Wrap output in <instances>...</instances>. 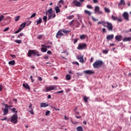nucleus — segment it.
I'll list each match as a JSON object with an SVG mask.
<instances>
[{"mask_svg":"<svg viewBox=\"0 0 131 131\" xmlns=\"http://www.w3.org/2000/svg\"><path fill=\"white\" fill-rule=\"evenodd\" d=\"M37 56V57H39L40 54H39V52L38 51L33 50H29L28 53V57L30 58L31 56Z\"/></svg>","mask_w":131,"mask_h":131,"instance_id":"1","label":"nucleus"},{"mask_svg":"<svg viewBox=\"0 0 131 131\" xmlns=\"http://www.w3.org/2000/svg\"><path fill=\"white\" fill-rule=\"evenodd\" d=\"M93 66L94 68L99 69L103 66V61L102 60H96L93 63Z\"/></svg>","mask_w":131,"mask_h":131,"instance_id":"2","label":"nucleus"},{"mask_svg":"<svg viewBox=\"0 0 131 131\" xmlns=\"http://www.w3.org/2000/svg\"><path fill=\"white\" fill-rule=\"evenodd\" d=\"M11 122L12 123L16 124L18 122V115L17 114H14L11 118Z\"/></svg>","mask_w":131,"mask_h":131,"instance_id":"3","label":"nucleus"},{"mask_svg":"<svg viewBox=\"0 0 131 131\" xmlns=\"http://www.w3.org/2000/svg\"><path fill=\"white\" fill-rule=\"evenodd\" d=\"M104 27H107L109 31H112L113 30V26L111 23L105 22V26Z\"/></svg>","mask_w":131,"mask_h":131,"instance_id":"4","label":"nucleus"},{"mask_svg":"<svg viewBox=\"0 0 131 131\" xmlns=\"http://www.w3.org/2000/svg\"><path fill=\"white\" fill-rule=\"evenodd\" d=\"M4 106H5V108H2V110H3L4 112V114H3L4 116L7 115V114L9 113V109H8V108H9V105H8V104H5Z\"/></svg>","mask_w":131,"mask_h":131,"instance_id":"5","label":"nucleus"},{"mask_svg":"<svg viewBox=\"0 0 131 131\" xmlns=\"http://www.w3.org/2000/svg\"><path fill=\"white\" fill-rule=\"evenodd\" d=\"M46 89V92H51V91H54V90H56V89H57V86L53 85L49 87H47Z\"/></svg>","mask_w":131,"mask_h":131,"instance_id":"6","label":"nucleus"},{"mask_svg":"<svg viewBox=\"0 0 131 131\" xmlns=\"http://www.w3.org/2000/svg\"><path fill=\"white\" fill-rule=\"evenodd\" d=\"M122 17L126 21H129V15L128 12H124L122 14Z\"/></svg>","mask_w":131,"mask_h":131,"instance_id":"7","label":"nucleus"},{"mask_svg":"<svg viewBox=\"0 0 131 131\" xmlns=\"http://www.w3.org/2000/svg\"><path fill=\"white\" fill-rule=\"evenodd\" d=\"M94 11L95 13H98L99 15H102V14H103V12L100 11V7H99V6H95Z\"/></svg>","mask_w":131,"mask_h":131,"instance_id":"8","label":"nucleus"},{"mask_svg":"<svg viewBox=\"0 0 131 131\" xmlns=\"http://www.w3.org/2000/svg\"><path fill=\"white\" fill-rule=\"evenodd\" d=\"M63 33H62V31L59 30L56 34V38H59L61 36H63Z\"/></svg>","mask_w":131,"mask_h":131,"instance_id":"9","label":"nucleus"},{"mask_svg":"<svg viewBox=\"0 0 131 131\" xmlns=\"http://www.w3.org/2000/svg\"><path fill=\"white\" fill-rule=\"evenodd\" d=\"M56 17V13H51L49 15L48 20H51V19H53Z\"/></svg>","mask_w":131,"mask_h":131,"instance_id":"10","label":"nucleus"},{"mask_svg":"<svg viewBox=\"0 0 131 131\" xmlns=\"http://www.w3.org/2000/svg\"><path fill=\"white\" fill-rule=\"evenodd\" d=\"M122 38V35H119L115 36L116 40H118V41H121V39Z\"/></svg>","mask_w":131,"mask_h":131,"instance_id":"11","label":"nucleus"},{"mask_svg":"<svg viewBox=\"0 0 131 131\" xmlns=\"http://www.w3.org/2000/svg\"><path fill=\"white\" fill-rule=\"evenodd\" d=\"M73 4L74 6H76V7H80L81 4L80 2H78L77 1L75 0L73 1Z\"/></svg>","mask_w":131,"mask_h":131,"instance_id":"12","label":"nucleus"},{"mask_svg":"<svg viewBox=\"0 0 131 131\" xmlns=\"http://www.w3.org/2000/svg\"><path fill=\"white\" fill-rule=\"evenodd\" d=\"M49 106V104H47L46 103H41L40 104V107L41 108H43V107H48Z\"/></svg>","mask_w":131,"mask_h":131,"instance_id":"13","label":"nucleus"},{"mask_svg":"<svg viewBox=\"0 0 131 131\" xmlns=\"http://www.w3.org/2000/svg\"><path fill=\"white\" fill-rule=\"evenodd\" d=\"M23 86L24 88H25L26 90H28L29 91H30V87H29V85L28 84L23 83Z\"/></svg>","mask_w":131,"mask_h":131,"instance_id":"14","label":"nucleus"},{"mask_svg":"<svg viewBox=\"0 0 131 131\" xmlns=\"http://www.w3.org/2000/svg\"><path fill=\"white\" fill-rule=\"evenodd\" d=\"M84 73H86V74H94L95 72L93 71L87 70V71H85L84 72Z\"/></svg>","mask_w":131,"mask_h":131,"instance_id":"15","label":"nucleus"},{"mask_svg":"<svg viewBox=\"0 0 131 131\" xmlns=\"http://www.w3.org/2000/svg\"><path fill=\"white\" fill-rule=\"evenodd\" d=\"M113 38H114V35H110L106 36V39L107 40H110V39H113Z\"/></svg>","mask_w":131,"mask_h":131,"instance_id":"16","label":"nucleus"},{"mask_svg":"<svg viewBox=\"0 0 131 131\" xmlns=\"http://www.w3.org/2000/svg\"><path fill=\"white\" fill-rule=\"evenodd\" d=\"M89 99H90V97H88L86 96L83 97V101H84V103H85L86 104L89 103L88 100H89Z\"/></svg>","mask_w":131,"mask_h":131,"instance_id":"17","label":"nucleus"},{"mask_svg":"<svg viewBox=\"0 0 131 131\" xmlns=\"http://www.w3.org/2000/svg\"><path fill=\"white\" fill-rule=\"evenodd\" d=\"M131 40V37H125L123 39V41H130Z\"/></svg>","mask_w":131,"mask_h":131,"instance_id":"18","label":"nucleus"},{"mask_svg":"<svg viewBox=\"0 0 131 131\" xmlns=\"http://www.w3.org/2000/svg\"><path fill=\"white\" fill-rule=\"evenodd\" d=\"M42 22V18H39L38 20H36V25H38V24H41V23Z\"/></svg>","mask_w":131,"mask_h":131,"instance_id":"19","label":"nucleus"},{"mask_svg":"<svg viewBox=\"0 0 131 131\" xmlns=\"http://www.w3.org/2000/svg\"><path fill=\"white\" fill-rule=\"evenodd\" d=\"M119 6H125V2H124V0H120Z\"/></svg>","mask_w":131,"mask_h":131,"instance_id":"20","label":"nucleus"},{"mask_svg":"<svg viewBox=\"0 0 131 131\" xmlns=\"http://www.w3.org/2000/svg\"><path fill=\"white\" fill-rule=\"evenodd\" d=\"M55 10L56 14H58V13H60V12H61V11L60 10V8H59L58 6H56L55 8Z\"/></svg>","mask_w":131,"mask_h":131,"instance_id":"21","label":"nucleus"},{"mask_svg":"<svg viewBox=\"0 0 131 131\" xmlns=\"http://www.w3.org/2000/svg\"><path fill=\"white\" fill-rule=\"evenodd\" d=\"M48 14H49V15L51 14H53V9L50 8L48 10V11H46V15H48Z\"/></svg>","mask_w":131,"mask_h":131,"instance_id":"22","label":"nucleus"},{"mask_svg":"<svg viewBox=\"0 0 131 131\" xmlns=\"http://www.w3.org/2000/svg\"><path fill=\"white\" fill-rule=\"evenodd\" d=\"M42 48H41V51L43 53H46L47 51H48V49L46 48V47H42Z\"/></svg>","mask_w":131,"mask_h":131,"instance_id":"23","label":"nucleus"},{"mask_svg":"<svg viewBox=\"0 0 131 131\" xmlns=\"http://www.w3.org/2000/svg\"><path fill=\"white\" fill-rule=\"evenodd\" d=\"M98 24H102V25H103V26H104V27H105V26H106V22H105L104 21H99L98 23Z\"/></svg>","mask_w":131,"mask_h":131,"instance_id":"24","label":"nucleus"},{"mask_svg":"<svg viewBox=\"0 0 131 131\" xmlns=\"http://www.w3.org/2000/svg\"><path fill=\"white\" fill-rule=\"evenodd\" d=\"M8 64H9V65H12V66L15 65V60H11L9 61Z\"/></svg>","mask_w":131,"mask_h":131,"instance_id":"25","label":"nucleus"},{"mask_svg":"<svg viewBox=\"0 0 131 131\" xmlns=\"http://www.w3.org/2000/svg\"><path fill=\"white\" fill-rule=\"evenodd\" d=\"M77 58L78 59V60H79L80 62H82V56L78 55Z\"/></svg>","mask_w":131,"mask_h":131,"instance_id":"26","label":"nucleus"},{"mask_svg":"<svg viewBox=\"0 0 131 131\" xmlns=\"http://www.w3.org/2000/svg\"><path fill=\"white\" fill-rule=\"evenodd\" d=\"M44 22H45V23H47V21H48V17L47 16H44L42 18Z\"/></svg>","mask_w":131,"mask_h":131,"instance_id":"27","label":"nucleus"},{"mask_svg":"<svg viewBox=\"0 0 131 131\" xmlns=\"http://www.w3.org/2000/svg\"><path fill=\"white\" fill-rule=\"evenodd\" d=\"M66 79L67 80H70L71 79V76H70V75L68 74L66 75Z\"/></svg>","mask_w":131,"mask_h":131,"instance_id":"28","label":"nucleus"},{"mask_svg":"<svg viewBox=\"0 0 131 131\" xmlns=\"http://www.w3.org/2000/svg\"><path fill=\"white\" fill-rule=\"evenodd\" d=\"M84 13L85 14H87V15H89V16H91V15H92V13L90 11L88 10H85Z\"/></svg>","mask_w":131,"mask_h":131,"instance_id":"29","label":"nucleus"},{"mask_svg":"<svg viewBox=\"0 0 131 131\" xmlns=\"http://www.w3.org/2000/svg\"><path fill=\"white\" fill-rule=\"evenodd\" d=\"M9 109H10V110H11L12 112H15L16 114H17V113H18V111H16L15 108H9Z\"/></svg>","mask_w":131,"mask_h":131,"instance_id":"30","label":"nucleus"},{"mask_svg":"<svg viewBox=\"0 0 131 131\" xmlns=\"http://www.w3.org/2000/svg\"><path fill=\"white\" fill-rule=\"evenodd\" d=\"M25 26H26V23H24L20 25V28H24L25 27Z\"/></svg>","mask_w":131,"mask_h":131,"instance_id":"31","label":"nucleus"},{"mask_svg":"<svg viewBox=\"0 0 131 131\" xmlns=\"http://www.w3.org/2000/svg\"><path fill=\"white\" fill-rule=\"evenodd\" d=\"M77 131H82V127L78 126L76 128Z\"/></svg>","mask_w":131,"mask_h":131,"instance_id":"32","label":"nucleus"},{"mask_svg":"<svg viewBox=\"0 0 131 131\" xmlns=\"http://www.w3.org/2000/svg\"><path fill=\"white\" fill-rule=\"evenodd\" d=\"M23 29V28H19L18 30L15 32V34L19 33L21 30Z\"/></svg>","mask_w":131,"mask_h":131,"instance_id":"33","label":"nucleus"},{"mask_svg":"<svg viewBox=\"0 0 131 131\" xmlns=\"http://www.w3.org/2000/svg\"><path fill=\"white\" fill-rule=\"evenodd\" d=\"M77 50H82V44H79L77 47Z\"/></svg>","mask_w":131,"mask_h":131,"instance_id":"34","label":"nucleus"},{"mask_svg":"<svg viewBox=\"0 0 131 131\" xmlns=\"http://www.w3.org/2000/svg\"><path fill=\"white\" fill-rule=\"evenodd\" d=\"M86 49V43H82V50L83 49Z\"/></svg>","mask_w":131,"mask_h":131,"instance_id":"35","label":"nucleus"},{"mask_svg":"<svg viewBox=\"0 0 131 131\" xmlns=\"http://www.w3.org/2000/svg\"><path fill=\"white\" fill-rule=\"evenodd\" d=\"M73 18H74V15H71L67 17V19L69 20H71V19H73Z\"/></svg>","mask_w":131,"mask_h":131,"instance_id":"36","label":"nucleus"},{"mask_svg":"<svg viewBox=\"0 0 131 131\" xmlns=\"http://www.w3.org/2000/svg\"><path fill=\"white\" fill-rule=\"evenodd\" d=\"M104 10L106 13H110V10L108 8H104Z\"/></svg>","mask_w":131,"mask_h":131,"instance_id":"37","label":"nucleus"},{"mask_svg":"<svg viewBox=\"0 0 131 131\" xmlns=\"http://www.w3.org/2000/svg\"><path fill=\"white\" fill-rule=\"evenodd\" d=\"M50 114H51V112L50 111H47L46 112V114H45V115L46 116H49V115H50Z\"/></svg>","mask_w":131,"mask_h":131,"instance_id":"38","label":"nucleus"},{"mask_svg":"<svg viewBox=\"0 0 131 131\" xmlns=\"http://www.w3.org/2000/svg\"><path fill=\"white\" fill-rule=\"evenodd\" d=\"M112 18L113 20H114V21H116V20H117V19H118V17H117L116 16H114L113 15L112 16Z\"/></svg>","mask_w":131,"mask_h":131,"instance_id":"39","label":"nucleus"},{"mask_svg":"<svg viewBox=\"0 0 131 131\" xmlns=\"http://www.w3.org/2000/svg\"><path fill=\"white\" fill-rule=\"evenodd\" d=\"M15 42H16V43H21L22 42V40H15Z\"/></svg>","mask_w":131,"mask_h":131,"instance_id":"40","label":"nucleus"},{"mask_svg":"<svg viewBox=\"0 0 131 131\" xmlns=\"http://www.w3.org/2000/svg\"><path fill=\"white\" fill-rule=\"evenodd\" d=\"M29 112H30V113L31 114H32V115H33V114H34V112H33V108H31V110L29 111Z\"/></svg>","mask_w":131,"mask_h":131,"instance_id":"41","label":"nucleus"},{"mask_svg":"<svg viewBox=\"0 0 131 131\" xmlns=\"http://www.w3.org/2000/svg\"><path fill=\"white\" fill-rule=\"evenodd\" d=\"M62 32H63V33H66V34H67V33H69V32H70V31H68V30H62Z\"/></svg>","mask_w":131,"mask_h":131,"instance_id":"42","label":"nucleus"},{"mask_svg":"<svg viewBox=\"0 0 131 131\" xmlns=\"http://www.w3.org/2000/svg\"><path fill=\"white\" fill-rule=\"evenodd\" d=\"M74 22H76V21L73 20H72L69 24V25H70V26H71V25H72L73 24V23H74Z\"/></svg>","mask_w":131,"mask_h":131,"instance_id":"43","label":"nucleus"},{"mask_svg":"<svg viewBox=\"0 0 131 131\" xmlns=\"http://www.w3.org/2000/svg\"><path fill=\"white\" fill-rule=\"evenodd\" d=\"M4 18H5V16L2 15L0 16V22H2V20L4 19Z\"/></svg>","mask_w":131,"mask_h":131,"instance_id":"44","label":"nucleus"},{"mask_svg":"<svg viewBox=\"0 0 131 131\" xmlns=\"http://www.w3.org/2000/svg\"><path fill=\"white\" fill-rule=\"evenodd\" d=\"M35 16H36V13H34L31 15L30 18H34V17H35Z\"/></svg>","mask_w":131,"mask_h":131,"instance_id":"45","label":"nucleus"},{"mask_svg":"<svg viewBox=\"0 0 131 131\" xmlns=\"http://www.w3.org/2000/svg\"><path fill=\"white\" fill-rule=\"evenodd\" d=\"M42 36H43L42 35H39L37 37V38H38V39H41V37H42Z\"/></svg>","mask_w":131,"mask_h":131,"instance_id":"46","label":"nucleus"},{"mask_svg":"<svg viewBox=\"0 0 131 131\" xmlns=\"http://www.w3.org/2000/svg\"><path fill=\"white\" fill-rule=\"evenodd\" d=\"M53 109H54L55 111H60V109L55 107V106H51Z\"/></svg>","mask_w":131,"mask_h":131,"instance_id":"47","label":"nucleus"},{"mask_svg":"<svg viewBox=\"0 0 131 131\" xmlns=\"http://www.w3.org/2000/svg\"><path fill=\"white\" fill-rule=\"evenodd\" d=\"M19 18H20V16H16V17H15V21H18V20H19Z\"/></svg>","mask_w":131,"mask_h":131,"instance_id":"48","label":"nucleus"},{"mask_svg":"<svg viewBox=\"0 0 131 131\" xmlns=\"http://www.w3.org/2000/svg\"><path fill=\"white\" fill-rule=\"evenodd\" d=\"M73 64H75V65H77V66H78V65H79V63H78L76 61H74L72 62Z\"/></svg>","mask_w":131,"mask_h":131,"instance_id":"49","label":"nucleus"},{"mask_svg":"<svg viewBox=\"0 0 131 131\" xmlns=\"http://www.w3.org/2000/svg\"><path fill=\"white\" fill-rule=\"evenodd\" d=\"M43 59H45V60H48V59H49V56L48 55H46L44 56Z\"/></svg>","mask_w":131,"mask_h":131,"instance_id":"50","label":"nucleus"},{"mask_svg":"<svg viewBox=\"0 0 131 131\" xmlns=\"http://www.w3.org/2000/svg\"><path fill=\"white\" fill-rule=\"evenodd\" d=\"M62 93H64V91H58L56 92V94H62Z\"/></svg>","mask_w":131,"mask_h":131,"instance_id":"51","label":"nucleus"},{"mask_svg":"<svg viewBox=\"0 0 131 131\" xmlns=\"http://www.w3.org/2000/svg\"><path fill=\"white\" fill-rule=\"evenodd\" d=\"M9 29H10V28H9V27H7V28H5L4 30V32H6V31H8V30H9Z\"/></svg>","mask_w":131,"mask_h":131,"instance_id":"52","label":"nucleus"},{"mask_svg":"<svg viewBox=\"0 0 131 131\" xmlns=\"http://www.w3.org/2000/svg\"><path fill=\"white\" fill-rule=\"evenodd\" d=\"M87 8L88 9H93V7L91 5H87Z\"/></svg>","mask_w":131,"mask_h":131,"instance_id":"53","label":"nucleus"},{"mask_svg":"<svg viewBox=\"0 0 131 131\" xmlns=\"http://www.w3.org/2000/svg\"><path fill=\"white\" fill-rule=\"evenodd\" d=\"M38 79L39 81H42V78H41V77H38Z\"/></svg>","mask_w":131,"mask_h":131,"instance_id":"54","label":"nucleus"},{"mask_svg":"<svg viewBox=\"0 0 131 131\" xmlns=\"http://www.w3.org/2000/svg\"><path fill=\"white\" fill-rule=\"evenodd\" d=\"M77 41H78V39L76 38L74 40V43H76V42H77Z\"/></svg>","mask_w":131,"mask_h":131,"instance_id":"55","label":"nucleus"},{"mask_svg":"<svg viewBox=\"0 0 131 131\" xmlns=\"http://www.w3.org/2000/svg\"><path fill=\"white\" fill-rule=\"evenodd\" d=\"M41 47H45V48H51V46H46V45H41Z\"/></svg>","mask_w":131,"mask_h":131,"instance_id":"56","label":"nucleus"},{"mask_svg":"<svg viewBox=\"0 0 131 131\" xmlns=\"http://www.w3.org/2000/svg\"><path fill=\"white\" fill-rule=\"evenodd\" d=\"M30 79H31L32 82H34V80H33L32 76H30Z\"/></svg>","mask_w":131,"mask_h":131,"instance_id":"57","label":"nucleus"},{"mask_svg":"<svg viewBox=\"0 0 131 131\" xmlns=\"http://www.w3.org/2000/svg\"><path fill=\"white\" fill-rule=\"evenodd\" d=\"M91 63H93L94 62V58L91 57L90 60Z\"/></svg>","mask_w":131,"mask_h":131,"instance_id":"58","label":"nucleus"},{"mask_svg":"<svg viewBox=\"0 0 131 131\" xmlns=\"http://www.w3.org/2000/svg\"><path fill=\"white\" fill-rule=\"evenodd\" d=\"M47 54L48 55H51L52 54V51H47Z\"/></svg>","mask_w":131,"mask_h":131,"instance_id":"59","label":"nucleus"},{"mask_svg":"<svg viewBox=\"0 0 131 131\" xmlns=\"http://www.w3.org/2000/svg\"><path fill=\"white\" fill-rule=\"evenodd\" d=\"M72 123H73V124H77V123H78V122H73V121H71Z\"/></svg>","mask_w":131,"mask_h":131,"instance_id":"60","label":"nucleus"},{"mask_svg":"<svg viewBox=\"0 0 131 131\" xmlns=\"http://www.w3.org/2000/svg\"><path fill=\"white\" fill-rule=\"evenodd\" d=\"M103 53H104V54H107L108 53V51L107 50H103Z\"/></svg>","mask_w":131,"mask_h":131,"instance_id":"61","label":"nucleus"},{"mask_svg":"<svg viewBox=\"0 0 131 131\" xmlns=\"http://www.w3.org/2000/svg\"><path fill=\"white\" fill-rule=\"evenodd\" d=\"M59 4H64V1H63V0H60L59 2Z\"/></svg>","mask_w":131,"mask_h":131,"instance_id":"62","label":"nucleus"},{"mask_svg":"<svg viewBox=\"0 0 131 131\" xmlns=\"http://www.w3.org/2000/svg\"><path fill=\"white\" fill-rule=\"evenodd\" d=\"M117 20H118V21H119V22H122V19H121L119 18H118V19Z\"/></svg>","mask_w":131,"mask_h":131,"instance_id":"63","label":"nucleus"},{"mask_svg":"<svg viewBox=\"0 0 131 131\" xmlns=\"http://www.w3.org/2000/svg\"><path fill=\"white\" fill-rule=\"evenodd\" d=\"M76 118H77L78 119H79V118H81V116H75Z\"/></svg>","mask_w":131,"mask_h":131,"instance_id":"64","label":"nucleus"}]
</instances>
